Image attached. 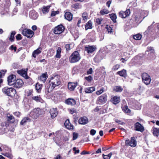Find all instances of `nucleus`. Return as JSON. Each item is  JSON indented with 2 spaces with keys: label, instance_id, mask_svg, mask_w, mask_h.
<instances>
[{
  "label": "nucleus",
  "instance_id": "nucleus-1",
  "mask_svg": "<svg viewBox=\"0 0 159 159\" xmlns=\"http://www.w3.org/2000/svg\"><path fill=\"white\" fill-rule=\"evenodd\" d=\"M50 83V84H46L45 86V92L46 94L51 92L56 86L60 84L61 81L59 75H57L51 78Z\"/></svg>",
  "mask_w": 159,
  "mask_h": 159
},
{
  "label": "nucleus",
  "instance_id": "nucleus-2",
  "mask_svg": "<svg viewBox=\"0 0 159 159\" xmlns=\"http://www.w3.org/2000/svg\"><path fill=\"white\" fill-rule=\"evenodd\" d=\"M81 59L79 53L77 51L73 52L69 58V61L71 63H75L78 62Z\"/></svg>",
  "mask_w": 159,
  "mask_h": 159
},
{
  "label": "nucleus",
  "instance_id": "nucleus-3",
  "mask_svg": "<svg viewBox=\"0 0 159 159\" xmlns=\"http://www.w3.org/2000/svg\"><path fill=\"white\" fill-rule=\"evenodd\" d=\"M2 92L4 94L9 96H14L16 93V90L12 87H4L2 89Z\"/></svg>",
  "mask_w": 159,
  "mask_h": 159
},
{
  "label": "nucleus",
  "instance_id": "nucleus-4",
  "mask_svg": "<svg viewBox=\"0 0 159 159\" xmlns=\"http://www.w3.org/2000/svg\"><path fill=\"white\" fill-rule=\"evenodd\" d=\"M41 114L42 111L40 108H35L30 112V116L33 119H36Z\"/></svg>",
  "mask_w": 159,
  "mask_h": 159
},
{
  "label": "nucleus",
  "instance_id": "nucleus-5",
  "mask_svg": "<svg viewBox=\"0 0 159 159\" xmlns=\"http://www.w3.org/2000/svg\"><path fill=\"white\" fill-rule=\"evenodd\" d=\"M107 100V95L106 93H105L98 98L96 103L98 104H102L105 103Z\"/></svg>",
  "mask_w": 159,
  "mask_h": 159
},
{
  "label": "nucleus",
  "instance_id": "nucleus-6",
  "mask_svg": "<svg viewBox=\"0 0 159 159\" xmlns=\"http://www.w3.org/2000/svg\"><path fill=\"white\" fill-rule=\"evenodd\" d=\"M143 82L146 85H148L150 83L151 79L150 76L147 73H143L142 75Z\"/></svg>",
  "mask_w": 159,
  "mask_h": 159
},
{
  "label": "nucleus",
  "instance_id": "nucleus-7",
  "mask_svg": "<svg viewBox=\"0 0 159 159\" xmlns=\"http://www.w3.org/2000/svg\"><path fill=\"white\" fill-rule=\"evenodd\" d=\"M34 32L30 29H24L22 31V34L28 38H31L33 36Z\"/></svg>",
  "mask_w": 159,
  "mask_h": 159
},
{
  "label": "nucleus",
  "instance_id": "nucleus-8",
  "mask_svg": "<svg viewBox=\"0 0 159 159\" xmlns=\"http://www.w3.org/2000/svg\"><path fill=\"white\" fill-rule=\"evenodd\" d=\"M125 143L126 145H129L132 147H135L137 144L136 141L134 137H132L130 140L129 139L126 140L125 141Z\"/></svg>",
  "mask_w": 159,
  "mask_h": 159
},
{
  "label": "nucleus",
  "instance_id": "nucleus-9",
  "mask_svg": "<svg viewBox=\"0 0 159 159\" xmlns=\"http://www.w3.org/2000/svg\"><path fill=\"white\" fill-rule=\"evenodd\" d=\"M28 68L22 69L21 70L17 71V73L20 75L22 76L25 79H27L29 78V77L27 75Z\"/></svg>",
  "mask_w": 159,
  "mask_h": 159
},
{
  "label": "nucleus",
  "instance_id": "nucleus-10",
  "mask_svg": "<svg viewBox=\"0 0 159 159\" xmlns=\"http://www.w3.org/2000/svg\"><path fill=\"white\" fill-rule=\"evenodd\" d=\"M64 30L65 27L62 25H59L54 28V32L55 34H60Z\"/></svg>",
  "mask_w": 159,
  "mask_h": 159
},
{
  "label": "nucleus",
  "instance_id": "nucleus-11",
  "mask_svg": "<svg viewBox=\"0 0 159 159\" xmlns=\"http://www.w3.org/2000/svg\"><path fill=\"white\" fill-rule=\"evenodd\" d=\"M16 80L15 75H9L7 78L8 84L9 85H13Z\"/></svg>",
  "mask_w": 159,
  "mask_h": 159
},
{
  "label": "nucleus",
  "instance_id": "nucleus-12",
  "mask_svg": "<svg viewBox=\"0 0 159 159\" xmlns=\"http://www.w3.org/2000/svg\"><path fill=\"white\" fill-rule=\"evenodd\" d=\"M130 13L129 9H127L125 11H121L119 13V16L122 18H125L129 16Z\"/></svg>",
  "mask_w": 159,
  "mask_h": 159
},
{
  "label": "nucleus",
  "instance_id": "nucleus-13",
  "mask_svg": "<svg viewBox=\"0 0 159 159\" xmlns=\"http://www.w3.org/2000/svg\"><path fill=\"white\" fill-rule=\"evenodd\" d=\"M24 84L23 81L20 79H18L15 81L13 84L14 87L16 89L21 88Z\"/></svg>",
  "mask_w": 159,
  "mask_h": 159
},
{
  "label": "nucleus",
  "instance_id": "nucleus-14",
  "mask_svg": "<svg viewBox=\"0 0 159 159\" xmlns=\"http://www.w3.org/2000/svg\"><path fill=\"white\" fill-rule=\"evenodd\" d=\"M96 48L94 46L88 45L87 46L85 47V50L87 51V53L89 54L95 51Z\"/></svg>",
  "mask_w": 159,
  "mask_h": 159
},
{
  "label": "nucleus",
  "instance_id": "nucleus-15",
  "mask_svg": "<svg viewBox=\"0 0 159 159\" xmlns=\"http://www.w3.org/2000/svg\"><path fill=\"white\" fill-rule=\"evenodd\" d=\"M135 128L137 131L143 132L144 130V127L139 123L137 122L135 124Z\"/></svg>",
  "mask_w": 159,
  "mask_h": 159
},
{
  "label": "nucleus",
  "instance_id": "nucleus-16",
  "mask_svg": "<svg viewBox=\"0 0 159 159\" xmlns=\"http://www.w3.org/2000/svg\"><path fill=\"white\" fill-rule=\"evenodd\" d=\"M88 122V118L85 116L80 117L79 120V123L81 125H85Z\"/></svg>",
  "mask_w": 159,
  "mask_h": 159
},
{
  "label": "nucleus",
  "instance_id": "nucleus-17",
  "mask_svg": "<svg viewBox=\"0 0 159 159\" xmlns=\"http://www.w3.org/2000/svg\"><path fill=\"white\" fill-rule=\"evenodd\" d=\"M50 113L51 115V117L54 118L56 117L58 114V112L56 109L52 108L50 111Z\"/></svg>",
  "mask_w": 159,
  "mask_h": 159
},
{
  "label": "nucleus",
  "instance_id": "nucleus-18",
  "mask_svg": "<svg viewBox=\"0 0 159 159\" xmlns=\"http://www.w3.org/2000/svg\"><path fill=\"white\" fill-rule=\"evenodd\" d=\"M65 103L68 105H74L76 104L75 100L72 98H69L65 101Z\"/></svg>",
  "mask_w": 159,
  "mask_h": 159
},
{
  "label": "nucleus",
  "instance_id": "nucleus-19",
  "mask_svg": "<svg viewBox=\"0 0 159 159\" xmlns=\"http://www.w3.org/2000/svg\"><path fill=\"white\" fill-rule=\"evenodd\" d=\"M77 85V83H69L68 85V89L70 91H73Z\"/></svg>",
  "mask_w": 159,
  "mask_h": 159
},
{
  "label": "nucleus",
  "instance_id": "nucleus-20",
  "mask_svg": "<svg viewBox=\"0 0 159 159\" xmlns=\"http://www.w3.org/2000/svg\"><path fill=\"white\" fill-rule=\"evenodd\" d=\"M32 98L33 100L37 102H40L43 103L44 102L43 100L42 99L40 96H33Z\"/></svg>",
  "mask_w": 159,
  "mask_h": 159
},
{
  "label": "nucleus",
  "instance_id": "nucleus-21",
  "mask_svg": "<svg viewBox=\"0 0 159 159\" xmlns=\"http://www.w3.org/2000/svg\"><path fill=\"white\" fill-rule=\"evenodd\" d=\"M135 21L137 24H139L142 20V17L140 14H138L136 15L135 17Z\"/></svg>",
  "mask_w": 159,
  "mask_h": 159
},
{
  "label": "nucleus",
  "instance_id": "nucleus-22",
  "mask_svg": "<svg viewBox=\"0 0 159 159\" xmlns=\"http://www.w3.org/2000/svg\"><path fill=\"white\" fill-rule=\"evenodd\" d=\"M64 125L66 128L68 129H73V126L70 123L69 120H66L64 123Z\"/></svg>",
  "mask_w": 159,
  "mask_h": 159
},
{
  "label": "nucleus",
  "instance_id": "nucleus-23",
  "mask_svg": "<svg viewBox=\"0 0 159 159\" xmlns=\"http://www.w3.org/2000/svg\"><path fill=\"white\" fill-rule=\"evenodd\" d=\"M42 50V48L41 47L39 48L33 52L32 54V56L34 58H35L36 55H38L41 52Z\"/></svg>",
  "mask_w": 159,
  "mask_h": 159
},
{
  "label": "nucleus",
  "instance_id": "nucleus-24",
  "mask_svg": "<svg viewBox=\"0 0 159 159\" xmlns=\"http://www.w3.org/2000/svg\"><path fill=\"white\" fill-rule=\"evenodd\" d=\"M111 101L114 104H116L120 102V98L119 97L117 96H114L111 99Z\"/></svg>",
  "mask_w": 159,
  "mask_h": 159
},
{
  "label": "nucleus",
  "instance_id": "nucleus-25",
  "mask_svg": "<svg viewBox=\"0 0 159 159\" xmlns=\"http://www.w3.org/2000/svg\"><path fill=\"white\" fill-rule=\"evenodd\" d=\"M7 120L11 123H14L15 120V118L12 115L8 113L7 114Z\"/></svg>",
  "mask_w": 159,
  "mask_h": 159
},
{
  "label": "nucleus",
  "instance_id": "nucleus-26",
  "mask_svg": "<svg viewBox=\"0 0 159 159\" xmlns=\"http://www.w3.org/2000/svg\"><path fill=\"white\" fill-rule=\"evenodd\" d=\"M65 19L69 21H70L72 20V15L70 12H68L65 13L64 15Z\"/></svg>",
  "mask_w": 159,
  "mask_h": 159
},
{
  "label": "nucleus",
  "instance_id": "nucleus-27",
  "mask_svg": "<svg viewBox=\"0 0 159 159\" xmlns=\"http://www.w3.org/2000/svg\"><path fill=\"white\" fill-rule=\"evenodd\" d=\"M29 15L30 18L34 20L36 19L38 16L37 14L34 11H30Z\"/></svg>",
  "mask_w": 159,
  "mask_h": 159
},
{
  "label": "nucleus",
  "instance_id": "nucleus-28",
  "mask_svg": "<svg viewBox=\"0 0 159 159\" xmlns=\"http://www.w3.org/2000/svg\"><path fill=\"white\" fill-rule=\"evenodd\" d=\"M82 18L83 23L86 22L88 18V14L86 12H84L82 15Z\"/></svg>",
  "mask_w": 159,
  "mask_h": 159
},
{
  "label": "nucleus",
  "instance_id": "nucleus-29",
  "mask_svg": "<svg viewBox=\"0 0 159 159\" xmlns=\"http://www.w3.org/2000/svg\"><path fill=\"white\" fill-rule=\"evenodd\" d=\"M48 78V75L47 73L43 74L39 78V79L43 82H45L47 78Z\"/></svg>",
  "mask_w": 159,
  "mask_h": 159
},
{
  "label": "nucleus",
  "instance_id": "nucleus-30",
  "mask_svg": "<svg viewBox=\"0 0 159 159\" xmlns=\"http://www.w3.org/2000/svg\"><path fill=\"white\" fill-rule=\"evenodd\" d=\"M95 90V88L94 87H88L84 89V91L86 93H90Z\"/></svg>",
  "mask_w": 159,
  "mask_h": 159
},
{
  "label": "nucleus",
  "instance_id": "nucleus-31",
  "mask_svg": "<svg viewBox=\"0 0 159 159\" xmlns=\"http://www.w3.org/2000/svg\"><path fill=\"white\" fill-rule=\"evenodd\" d=\"M92 22L90 20L85 25V30H87L89 29L92 28Z\"/></svg>",
  "mask_w": 159,
  "mask_h": 159
},
{
  "label": "nucleus",
  "instance_id": "nucleus-32",
  "mask_svg": "<svg viewBox=\"0 0 159 159\" xmlns=\"http://www.w3.org/2000/svg\"><path fill=\"white\" fill-rule=\"evenodd\" d=\"M152 25H151L149 26L148 27L147 30H146L145 31L144 33V35H147L151 34V33L152 32Z\"/></svg>",
  "mask_w": 159,
  "mask_h": 159
},
{
  "label": "nucleus",
  "instance_id": "nucleus-33",
  "mask_svg": "<svg viewBox=\"0 0 159 159\" xmlns=\"http://www.w3.org/2000/svg\"><path fill=\"white\" fill-rule=\"evenodd\" d=\"M117 74L120 76L124 77H125L126 76V70L124 69L120 71H118Z\"/></svg>",
  "mask_w": 159,
  "mask_h": 159
},
{
  "label": "nucleus",
  "instance_id": "nucleus-34",
  "mask_svg": "<svg viewBox=\"0 0 159 159\" xmlns=\"http://www.w3.org/2000/svg\"><path fill=\"white\" fill-rule=\"evenodd\" d=\"M109 16H110V17L111 19L113 22L115 23L116 22L117 16L115 14L113 13L109 14Z\"/></svg>",
  "mask_w": 159,
  "mask_h": 159
},
{
  "label": "nucleus",
  "instance_id": "nucleus-35",
  "mask_svg": "<svg viewBox=\"0 0 159 159\" xmlns=\"http://www.w3.org/2000/svg\"><path fill=\"white\" fill-rule=\"evenodd\" d=\"M61 48L60 47H58L56 51V54L55 56L56 58H60L61 57Z\"/></svg>",
  "mask_w": 159,
  "mask_h": 159
},
{
  "label": "nucleus",
  "instance_id": "nucleus-36",
  "mask_svg": "<svg viewBox=\"0 0 159 159\" xmlns=\"http://www.w3.org/2000/svg\"><path fill=\"white\" fill-rule=\"evenodd\" d=\"M42 87V84H40L39 83H36L35 88L38 93H39L41 91Z\"/></svg>",
  "mask_w": 159,
  "mask_h": 159
},
{
  "label": "nucleus",
  "instance_id": "nucleus-37",
  "mask_svg": "<svg viewBox=\"0 0 159 159\" xmlns=\"http://www.w3.org/2000/svg\"><path fill=\"white\" fill-rule=\"evenodd\" d=\"M6 72V70H2L0 71V83H2L3 80L2 79V78L4 76Z\"/></svg>",
  "mask_w": 159,
  "mask_h": 159
},
{
  "label": "nucleus",
  "instance_id": "nucleus-38",
  "mask_svg": "<svg viewBox=\"0 0 159 159\" xmlns=\"http://www.w3.org/2000/svg\"><path fill=\"white\" fill-rule=\"evenodd\" d=\"M30 118L27 117L24 118L20 122V124L21 125H25L27 122H29L30 121Z\"/></svg>",
  "mask_w": 159,
  "mask_h": 159
},
{
  "label": "nucleus",
  "instance_id": "nucleus-39",
  "mask_svg": "<svg viewBox=\"0 0 159 159\" xmlns=\"http://www.w3.org/2000/svg\"><path fill=\"white\" fill-rule=\"evenodd\" d=\"M16 34V32L15 31L12 32L10 35V36L9 38V40L13 42L14 40L15 37L14 36Z\"/></svg>",
  "mask_w": 159,
  "mask_h": 159
},
{
  "label": "nucleus",
  "instance_id": "nucleus-40",
  "mask_svg": "<svg viewBox=\"0 0 159 159\" xmlns=\"http://www.w3.org/2000/svg\"><path fill=\"white\" fill-rule=\"evenodd\" d=\"M159 129L153 128V133L154 136H157L159 134Z\"/></svg>",
  "mask_w": 159,
  "mask_h": 159
},
{
  "label": "nucleus",
  "instance_id": "nucleus-41",
  "mask_svg": "<svg viewBox=\"0 0 159 159\" xmlns=\"http://www.w3.org/2000/svg\"><path fill=\"white\" fill-rule=\"evenodd\" d=\"M123 110L126 113H130L131 112V110L129 109L127 106H124L123 107Z\"/></svg>",
  "mask_w": 159,
  "mask_h": 159
},
{
  "label": "nucleus",
  "instance_id": "nucleus-42",
  "mask_svg": "<svg viewBox=\"0 0 159 159\" xmlns=\"http://www.w3.org/2000/svg\"><path fill=\"white\" fill-rule=\"evenodd\" d=\"M50 6H47L43 7L42 10V11L43 13H48L49 11V10L50 7Z\"/></svg>",
  "mask_w": 159,
  "mask_h": 159
},
{
  "label": "nucleus",
  "instance_id": "nucleus-43",
  "mask_svg": "<svg viewBox=\"0 0 159 159\" xmlns=\"http://www.w3.org/2000/svg\"><path fill=\"white\" fill-rule=\"evenodd\" d=\"M133 38L136 40H139L142 38V35L140 34H137L133 36Z\"/></svg>",
  "mask_w": 159,
  "mask_h": 159
},
{
  "label": "nucleus",
  "instance_id": "nucleus-44",
  "mask_svg": "<svg viewBox=\"0 0 159 159\" xmlns=\"http://www.w3.org/2000/svg\"><path fill=\"white\" fill-rule=\"evenodd\" d=\"M112 154L111 152H110L108 154L105 155L104 154H102V157L104 159H110L112 155Z\"/></svg>",
  "mask_w": 159,
  "mask_h": 159
},
{
  "label": "nucleus",
  "instance_id": "nucleus-45",
  "mask_svg": "<svg viewBox=\"0 0 159 159\" xmlns=\"http://www.w3.org/2000/svg\"><path fill=\"white\" fill-rule=\"evenodd\" d=\"M114 90L117 92H121L123 90V89L120 86H116L114 88Z\"/></svg>",
  "mask_w": 159,
  "mask_h": 159
},
{
  "label": "nucleus",
  "instance_id": "nucleus-46",
  "mask_svg": "<svg viewBox=\"0 0 159 159\" xmlns=\"http://www.w3.org/2000/svg\"><path fill=\"white\" fill-rule=\"evenodd\" d=\"M104 91V89L102 87L99 90L96 91V94L97 95H99L103 93Z\"/></svg>",
  "mask_w": 159,
  "mask_h": 159
},
{
  "label": "nucleus",
  "instance_id": "nucleus-47",
  "mask_svg": "<svg viewBox=\"0 0 159 159\" xmlns=\"http://www.w3.org/2000/svg\"><path fill=\"white\" fill-rule=\"evenodd\" d=\"M109 13V11L108 10L104 9L101 10L100 11V13L102 15L108 14Z\"/></svg>",
  "mask_w": 159,
  "mask_h": 159
},
{
  "label": "nucleus",
  "instance_id": "nucleus-48",
  "mask_svg": "<svg viewBox=\"0 0 159 159\" xmlns=\"http://www.w3.org/2000/svg\"><path fill=\"white\" fill-rule=\"evenodd\" d=\"M78 137V134L77 133L74 132L73 134V140L76 139Z\"/></svg>",
  "mask_w": 159,
  "mask_h": 159
},
{
  "label": "nucleus",
  "instance_id": "nucleus-49",
  "mask_svg": "<svg viewBox=\"0 0 159 159\" xmlns=\"http://www.w3.org/2000/svg\"><path fill=\"white\" fill-rule=\"evenodd\" d=\"M2 154L4 156L10 158H11L12 157V155L11 154L8 153H6L4 154Z\"/></svg>",
  "mask_w": 159,
  "mask_h": 159
},
{
  "label": "nucleus",
  "instance_id": "nucleus-50",
  "mask_svg": "<svg viewBox=\"0 0 159 159\" xmlns=\"http://www.w3.org/2000/svg\"><path fill=\"white\" fill-rule=\"evenodd\" d=\"M102 20V18H97L96 20V22L98 25H100Z\"/></svg>",
  "mask_w": 159,
  "mask_h": 159
},
{
  "label": "nucleus",
  "instance_id": "nucleus-51",
  "mask_svg": "<svg viewBox=\"0 0 159 159\" xmlns=\"http://www.w3.org/2000/svg\"><path fill=\"white\" fill-rule=\"evenodd\" d=\"M85 79L87 80L89 82H90L91 81L92 79V77L91 75H89L88 77H85Z\"/></svg>",
  "mask_w": 159,
  "mask_h": 159
},
{
  "label": "nucleus",
  "instance_id": "nucleus-52",
  "mask_svg": "<svg viewBox=\"0 0 159 159\" xmlns=\"http://www.w3.org/2000/svg\"><path fill=\"white\" fill-rule=\"evenodd\" d=\"M115 121L116 123L121 125H124L125 124V123L124 122L117 119L115 120Z\"/></svg>",
  "mask_w": 159,
  "mask_h": 159
},
{
  "label": "nucleus",
  "instance_id": "nucleus-53",
  "mask_svg": "<svg viewBox=\"0 0 159 159\" xmlns=\"http://www.w3.org/2000/svg\"><path fill=\"white\" fill-rule=\"evenodd\" d=\"M16 39L17 40H20L22 38H21V36L20 34H17L16 36Z\"/></svg>",
  "mask_w": 159,
  "mask_h": 159
},
{
  "label": "nucleus",
  "instance_id": "nucleus-54",
  "mask_svg": "<svg viewBox=\"0 0 159 159\" xmlns=\"http://www.w3.org/2000/svg\"><path fill=\"white\" fill-rule=\"evenodd\" d=\"M147 51H150V52L153 53L154 51V50L152 47H148V48Z\"/></svg>",
  "mask_w": 159,
  "mask_h": 159
},
{
  "label": "nucleus",
  "instance_id": "nucleus-55",
  "mask_svg": "<svg viewBox=\"0 0 159 159\" xmlns=\"http://www.w3.org/2000/svg\"><path fill=\"white\" fill-rule=\"evenodd\" d=\"M96 133V131L93 129L91 130L90 131V134L92 135H94Z\"/></svg>",
  "mask_w": 159,
  "mask_h": 159
},
{
  "label": "nucleus",
  "instance_id": "nucleus-56",
  "mask_svg": "<svg viewBox=\"0 0 159 159\" xmlns=\"http://www.w3.org/2000/svg\"><path fill=\"white\" fill-rule=\"evenodd\" d=\"M73 150L74 151H75L74 153L75 154L76 153H78L80 152V150L79 149L76 150V148L75 147H74L73 148Z\"/></svg>",
  "mask_w": 159,
  "mask_h": 159
},
{
  "label": "nucleus",
  "instance_id": "nucleus-57",
  "mask_svg": "<svg viewBox=\"0 0 159 159\" xmlns=\"http://www.w3.org/2000/svg\"><path fill=\"white\" fill-rule=\"evenodd\" d=\"M79 6V4L78 3H76L74 4H73L72 7L73 8H74L75 9L78 8Z\"/></svg>",
  "mask_w": 159,
  "mask_h": 159
},
{
  "label": "nucleus",
  "instance_id": "nucleus-58",
  "mask_svg": "<svg viewBox=\"0 0 159 159\" xmlns=\"http://www.w3.org/2000/svg\"><path fill=\"white\" fill-rule=\"evenodd\" d=\"M10 49L12 50H14V52H16V47H14L13 45H11L10 47Z\"/></svg>",
  "mask_w": 159,
  "mask_h": 159
},
{
  "label": "nucleus",
  "instance_id": "nucleus-59",
  "mask_svg": "<svg viewBox=\"0 0 159 159\" xmlns=\"http://www.w3.org/2000/svg\"><path fill=\"white\" fill-rule=\"evenodd\" d=\"M93 72V69L92 68H90L87 71V74H92Z\"/></svg>",
  "mask_w": 159,
  "mask_h": 159
},
{
  "label": "nucleus",
  "instance_id": "nucleus-60",
  "mask_svg": "<svg viewBox=\"0 0 159 159\" xmlns=\"http://www.w3.org/2000/svg\"><path fill=\"white\" fill-rule=\"evenodd\" d=\"M13 114L17 117H19L20 115V113L19 112H16L14 113Z\"/></svg>",
  "mask_w": 159,
  "mask_h": 159
},
{
  "label": "nucleus",
  "instance_id": "nucleus-61",
  "mask_svg": "<svg viewBox=\"0 0 159 159\" xmlns=\"http://www.w3.org/2000/svg\"><path fill=\"white\" fill-rule=\"evenodd\" d=\"M119 67L120 65L118 64H117L113 66V69L115 70H117L119 68Z\"/></svg>",
  "mask_w": 159,
  "mask_h": 159
},
{
  "label": "nucleus",
  "instance_id": "nucleus-62",
  "mask_svg": "<svg viewBox=\"0 0 159 159\" xmlns=\"http://www.w3.org/2000/svg\"><path fill=\"white\" fill-rule=\"evenodd\" d=\"M18 11V9L17 7H15L13 11V14L14 15H15L16 13H17V12Z\"/></svg>",
  "mask_w": 159,
  "mask_h": 159
},
{
  "label": "nucleus",
  "instance_id": "nucleus-63",
  "mask_svg": "<svg viewBox=\"0 0 159 159\" xmlns=\"http://www.w3.org/2000/svg\"><path fill=\"white\" fill-rule=\"evenodd\" d=\"M65 48L67 50H69L70 49V46L69 44H66L65 46Z\"/></svg>",
  "mask_w": 159,
  "mask_h": 159
},
{
  "label": "nucleus",
  "instance_id": "nucleus-64",
  "mask_svg": "<svg viewBox=\"0 0 159 159\" xmlns=\"http://www.w3.org/2000/svg\"><path fill=\"white\" fill-rule=\"evenodd\" d=\"M62 157L59 154L57 155V156L54 158V159H62Z\"/></svg>",
  "mask_w": 159,
  "mask_h": 159
}]
</instances>
